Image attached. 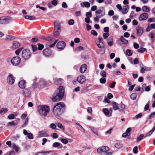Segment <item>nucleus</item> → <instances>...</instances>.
I'll use <instances>...</instances> for the list:
<instances>
[{"instance_id": "25", "label": "nucleus", "mask_w": 155, "mask_h": 155, "mask_svg": "<svg viewBox=\"0 0 155 155\" xmlns=\"http://www.w3.org/2000/svg\"><path fill=\"white\" fill-rule=\"evenodd\" d=\"M142 10L144 13L148 12L150 11V9L148 6L144 5L142 7Z\"/></svg>"}, {"instance_id": "26", "label": "nucleus", "mask_w": 155, "mask_h": 155, "mask_svg": "<svg viewBox=\"0 0 155 155\" xmlns=\"http://www.w3.org/2000/svg\"><path fill=\"white\" fill-rule=\"evenodd\" d=\"M53 147H59L58 148H61L62 147V145L58 142H55L53 143L52 145Z\"/></svg>"}, {"instance_id": "43", "label": "nucleus", "mask_w": 155, "mask_h": 155, "mask_svg": "<svg viewBox=\"0 0 155 155\" xmlns=\"http://www.w3.org/2000/svg\"><path fill=\"white\" fill-rule=\"evenodd\" d=\"M106 82V80L104 77L101 78L100 79V82L101 84H105Z\"/></svg>"}, {"instance_id": "19", "label": "nucleus", "mask_w": 155, "mask_h": 155, "mask_svg": "<svg viewBox=\"0 0 155 155\" xmlns=\"http://www.w3.org/2000/svg\"><path fill=\"white\" fill-rule=\"evenodd\" d=\"M87 68V65L85 64H82L80 69V71L81 73H84L86 70Z\"/></svg>"}, {"instance_id": "58", "label": "nucleus", "mask_w": 155, "mask_h": 155, "mask_svg": "<svg viewBox=\"0 0 155 155\" xmlns=\"http://www.w3.org/2000/svg\"><path fill=\"white\" fill-rule=\"evenodd\" d=\"M61 141L63 143L65 144H67L68 142V141L66 139H64V138L61 139Z\"/></svg>"}, {"instance_id": "12", "label": "nucleus", "mask_w": 155, "mask_h": 155, "mask_svg": "<svg viewBox=\"0 0 155 155\" xmlns=\"http://www.w3.org/2000/svg\"><path fill=\"white\" fill-rule=\"evenodd\" d=\"M86 78L84 75H81L78 77L77 81L80 84H83L86 81Z\"/></svg>"}, {"instance_id": "47", "label": "nucleus", "mask_w": 155, "mask_h": 155, "mask_svg": "<svg viewBox=\"0 0 155 155\" xmlns=\"http://www.w3.org/2000/svg\"><path fill=\"white\" fill-rule=\"evenodd\" d=\"M146 50V49L145 48H141L140 49H138L137 50V52L140 53H143Z\"/></svg>"}, {"instance_id": "53", "label": "nucleus", "mask_w": 155, "mask_h": 155, "mask_svg": "<svg viewBox=\"0 0 155 155\" xmlns=\"http://www.w3.org/2000/svg\"><path fill=\"white\" fill-rule=\"evenodd\" d=\"M31 46L32 47V50L33 51L35 52L37 50V47L36 45H32Z\"/></svg>"}, {"instance_id": "32", "label": "nucleus", "mask_w": 155, "mask_h": 155, "mask_svg": "<svg viewBox=\"0 0 155 155\" xmlns=\"http://www.w3.org/2000/svg\"><path fill=\"white\" fill-rule=\"evenodd\" d=\"M97 45L99 48L103 49L104 48V45L102 42H97Z\"/></svg>"}, {"instance_id": "51", "label": "nucleus", "mask_w": 155, "mask_h": 155, "mask_svg": "<svg viewBox=\"0 0 155 155\" xmlns=\"http://www.w3.org/2000/svg\"><path fill=\"white\" fill-rule=\"evenodd\" d=\"M103 111L106 115H108L109 113V111L107 109L104 108L103 109Z\"/></svg>"}, {"instance_id": "46", "label": "nucleus", "mask_w": 155, "mask_h": 155, "mask_svg": "<svg viewBox=\"0 0 155 155\" xmlns=\"http://www.w3.org/2000/svg\"><path fill=\"white\" fill-rule=\"evenodd\" d=\"M32 87L33 88H35L39 87V84L38 82H35L32 85Z\"/></svg>"}, {"instance_id": "23", "label": "nucleus", "mask_w": 155, "mask_h": 155, "mask_svg": "<svg viewBox=\"0 0 155 155\" xmlns=\"http://www.w3.org/2000/svg\"><path fill=\"white\" fill-rule=\"evenodd\" d=\"M129 9V6L128 5H125L123 7V9L122 10L121 12L123 14H126Z\"/></svg>"}, {"instance_id": "39", "label": "nucleus", "mask_w": 155, "mask_h": 155, "mask_svg": "<svg viewBox=\"0 0 155 155\" xmlns=\"http://www.w3.org/2000/svg\"><path fill=\"white\" fill-rule=\"evenodd\" d=\"M17 125V124L15 123L14 121H12L9 122L8 123V125L9 126H15Z\"/></svg>"}, {"instance_id": "31", "label": "nucleus", "mask_w": 155, "mask_h": 155, "mask_svg": "<svg viewBox=\"0 0 155 155\" xmlns=\"http://www.w3.org/2000/svg\"><path fill=\"white\" fill-rule=\"evenodd\" d=\"M39 136L40 137L47 136L48 134L44 131H41L39 132Z\"/></svg>"}, {"instance_id": "45", "label": "nucleus", "mask_w": 155, "mask_h": 155, "mask_svg": "<svg viewBox=\"0 0 155 155\" xmlns=\"http://www.w3.org/2000/svg\"><path fill=\"white\" fill-rule=\"evenodd\" d=\"M12 147L18 153V150H19V148L15 144H13L12 145Z\"/></svg>"}, {"instance_id": "34", "label": "nucleus", "mask_w": 155, "mask_h": 155, "mask_svg": "<svg viewBox=\"0 0 155 155\" xmlns=\"http://www.w3.org/2000/svg\"><path fill=\"white\" fill-rule=\"evenodd\" d=\"M137 95V93H132L130 96V98L133 100H135L136 99Z\"/></svg>"}, {"instance_id": "21", "label": "nucleus", "mask_w": 155, "mask_h": 155, "mask_svg": "<svg viewBox=\"0 0 155 155\" xmlns=\"http://www.w3.org/2000/svg\"><path fill=\"white\" fill-rule=\"evenodd\" d=\"M131 130V128H128L127 130L125 133H124L122 134V137H125L127 136L130 135Z\"/></svg>"}, {"instance_id": "11", "label": "nucleus", "mask_w": 155, "mask_h": 155, "mask_svg": "<svg viewBox=\"0 0 155 155\" xmlns=\"http://www.w3.org/2000/svg\"><path fill=\"white\" fill-rule=\"evenodd\" d=\"M36 81H38L39 87H43L47 84V82L43 79L40 78Z\"/></svg>"}, {"instance_id": "55", "label": "nucleus", "mask_w": 155, "mask_h": 155, "mask_svg": "<svg viewBox=\"0 0 155 155\" xmlns=\"http://www.w3.org/2000/svg\"><path fill=\"white\" fill-rule=\"evenodd\" d=\"M100 74L104 77H105L106 76V72L104 71H101L100 72Z\"/></svg>"}, {"instance_id": "48", "label": "nucleus", "mask_w": 155, "mask_h": 155, "mask_svg": "<svg viewBox=\"0 0 155 155\" xmlns=\"http://www.w3.org/2000/svg\"><path fill=\"white\" fill-rule=\"evenodd\" d=\"M144 136L143 134H140L139 137H137V142L141 140L144 137Z\"/></svg>"}, {"instance_id": "27", "label": "nucleus", "mask_w": 155, "mask_h": 155, "mask_svg": "<svg viewBox=\"0 0 155 155\" xmlns=\"http://www.w3.org/2000/svg\"><path fill=\"white\" fill-rule=\"evenodd\" d=\"M20 46V43L18 41H14L12 44V48L15 49L19 47Z\"/></svg>"}, {"instance_id": "20", "label": "nucleus", "mask_w": 155, "mask_h": 155, "mask_svg": "<svg viewBox=\"0 0 155 155\" xmlns=\"http://www.w3.org/2000/svg\"><path fill=\"white\" fill-rule=\"evenodd\" d=\"M113 39L112 36H110L107 39V43L108 46H112L113 44Z\"/></svg>"}, {"instance_id": "15", "label": "nucleus", "mask_w": 155, "mask_h": 155, "mask_svg": "<svg viewBox=\"0 0 155 155\" xmlns=\"http://www.w3.org/2000/svg\"><path fill=\"white\" fill-rule=\"evenodd\" d=\"M4 24H7L12 21V18L10 17H3Z\"/></svg>"}, {"instance_id": "37", "label": "nucleus", "mask_w": 155, "mask_h": 155, "mask_svg": "<svg viewBox=\"0 0 155 155\" xmlns=\"http://www.w3.org/2000/svg\"><path fill=\"white\" fill-rule=\"evenodd\" d=\"M114 146L116 148L120 149L122 147L123 144L120 143H115Z\"/></svg>"}, {"instance_id": "14", "label": "nucleus", "mask_w": 155, "mask_h": 155, "mask_svg": "<svg viewBox=\"0 0 155 155\" xmlns=\"http://www.w3.org/2000/svg\"><path fill=\"white\" fill-rule=\"evenodd\" d=\"M54 83L57 85H60L63 82V80L61 78H53Z\"/></svg>"}, {"instance_id": "1", "label": "nucleus", "mask_w": 155, "mask_h": 155, "mask_svg": "<svg viewBox=\"0 0 155 155\" xmlns=\"http://www.w3.org/2000/svg\"><path fill=\"white\" fill-rule=\"evenodd\" d=\"M64 104L62 102L58 103L54 107L53 112L56 117H59L63 112Z\"/></svg>"}, {"instance_id": "5", "label": "nucleus", "mask_w": 155, "mask_h": 155, "mask_svg": "<svg viewBox=\"0 0 155 155\" xmlns=\"http://www.w3.org/2000/svg\"><path fill=\"white\" fill-rule=\"evenodd\" d=\"M95 14L96 17L101 18L105 15V10L103 8H101L95 12Z\"/></svg>"}, {"instance_id": "9", "label": "nucleus", "mask_w": 155, "mask_h": 155, "mask_svg": "<svg viewBox=\"0 0 155 155\" xmlns=\"http://www.w3.org/2000/svg\"><path fill=\"white\" fill-rule=\"evenodd\" d=\"M148 14L146 13H143L141 14L139 17V20L140 21L146 20L148 17Z\"/></svg>"}, {"instance_id": "42", "label": "nucleus", "mask_w": 155, "mask_h": 155, "mask_svg": "<svg viewBox=\"0 0 155 155\" xmlns=\"http://www.w3.org/2000/svg\"><path fill=\"white\" fill-rule=\"evenodd\" d=\"M91 130L96 135H98L97 130L96 128L92 127V128H91Z\"/></svg>"}, {"instance_id": "44", "label": "nucleus", "mask_w": 155, "mask_h": 155, "mask_svg": "<svg viewBox=\"0 0 155 155\" xmlns=\"http://www.w3.org/2000/svg\"><path fill=\"white\" fill-rule=\"evenodd\" d=\"M126 53L128 56H131L132 55V53L131 52V51L130 49L127 50L126 51Z\"/></svg>"}, {"instance_id": "49", "label": "nucleus", "mask_w": 155, "mask_h": 155, "mask_svg": "<svg viewBox=\"0 0 155 155\" xmlns=\"http://www.w3.org/2000/svg\"><path fill=\"white\" fill-rule=\"evenodd\" d=\"M109 34L108 32L104 33L103 35L104 39H106L109 36Z\"/></svg>"}, {"instance_id": "59", "label": "nucleus", "mask_w": 155, "mask_h": 155, "mask_svg": "<svg viewBox=\"0 0 155 155\" xmlns=\"http://www.w3.org/2000/svg\"><path fill=\"white\" fill-rule=\"evenodd\" d=\"M91 34L94 36H97V32L94 30H92L91 31Z\"/></svg>"}, {"instance_id": "10", "label": "nucleus", "mask_w": 155, "mask_h": 155, "mask_svg": "<svg viewBox=\"0 0 155 155\" xmlns=\"http://www.w3.org/2000/svg\"><path fill=\"white\" fill-rule=\"evenodd\" d=\"M7 81L8 84L10 85L12 84L15 82V78L13 75L9 74L7 78Z\"/></svg>"}, {"instance_id": "16", "label": "nucleus", "mask_w": 155, "mask_h": 155, "mask_svg": "<svg viewBox=\"0 0 155 155\" xmlns=\"http://www.w3.org/2000/svg\"><path fill=\"white\" fill-rule=\"evenodd\" d=\"M23 134L25 135H27V137L29 139L31 140L34 138L32 134L31 133H28L25 130H23Z\"/></svg>"}, {"instance_id": "2", "label": "nucleus", "mask_w": 155, "mask_h": 155, "mask_svg": "<svg viewBox=\"0 0 155 155\" xmlns=\"http://www.w3.org/2000/svg\"><path fill=\"white\" fill-rule=\"evenodd\" d=\"M49 107L45 105H41L38 107V112L41 116L46 117L49 112Z\"/></svg>"}, {"instance_id": "17", "label": "nucleus", "mask_w": 155, "mask_h": 155, "mask_svg": "<svg viewBox=\"0 0 155 155\" xmlns=\"http://www.w3.org/2000/svg\"><path fill=\"white\" fill-rule=\"evenodd\" d=\"M26 82L24 80H22L20 81L18 84L19 87L22 89L25 88L26 86Z\"/></svg>"}, {"instance_id": "63", "label": "nucleus", "mask_w": 155, "mask_h": 155, "mask_svg": "<svg viewBox=\"0 0 155 155\" xmlns=\"http://www.w3.org/2000/svg\"><path fill=\"white\" fill-rule=\"evenodd\" d=\"M86 16L87 18H91L92 17V14L91 12H88L86 13Z\"/></svg>"}, {"instance_id": "40", "label": "nucleus", "mask_w": 155, "mask_h": 155, "mask_svg": "<svg viewBox=\"0 0 155 155\" xmlns=\"http://www.w3.org/2000/svg\"><path fill=\"white\" fill-rule=\"evenodd\" d=\"M25 18L26 19L30 20H33L35 18L34 17L29 15H26L25 16Z\"/></svg>"}, {"instance_id": "52", "label": "nucleus", "mask_w": 155, "mask_h": 155, "mask_svg": "<svg viewBox=\"0 0 155 155\" xmlns=\"http://www.w3.org/2000/svg\"><path fill=\"white\" fill-rule=\"evenodd\" d=\"M28 118L27 117L26 118L25 122L22 125V127H25L28 124Z\"/></svg>"}, {"instance_id": "13", "label": "nucleus", "mask_w": 155, "mask_h": 155, "mask_svg": "<svg viewBox=\"0 0 155 155\" xmlns=\"http://www.w3.org/2000/svg\"><path fill=\"white\" fill-rule=\"evenodd\" d=\"M51 51L48 48L44 50L43 51V54L46 57H49L51 55Z\"/></svg>"}, {"instance_id": "61", "label": "nucleus", "mask_w": 155, "mask_h": 155, "mask_svg": "<svg viewBox=\"0 0 155 155\" xmlns=\"http://www.w3.org/2000/svg\"><path fill=\"white\" fill-rule=\"evenodd\" d=\"M83 49V48L81 46H79L77 47L76 49V51H80L82 50Z\"/></svg>"}, {"instance_id": "33", "label": "nucleus", "mask_w": 155, "mask_h": 155, "mask_svg": "<svg viewBox=\"0 0 155 155\" xmlns=\"http://www.w3.org/2000/svg\"><path fill=\"white\" fill-rule=\"evenodd\" d=\"M112 106L114 110H118V104L117 103L113 102Z\"/></svg>"}, {"instance_id": "38", "label": "nucleus", "mask_w": 155, "mask_h": 155, "mask_svg": "<svg viewBox=\"0 0 155 155\" xmlns=\"http://www.w3.org/2000/svg\"><path fill=\"white\" fill-rule=\"evenodd\" d=\"M55 124L60 129H64V127L62 125V124L56 122H55Z\"/></svg>"}, {"instance_id": "57", "label": "nucleus", "mask_w": 155, "mask_h": 155, "mask_svg": "<svg viewBox=\"0 0 155 155\" xmlns=\"http://www.w3.org/2000/svg\"><path fill=\"white\" fill-rule=\"evenodd\" d=\"M23 49V48H20L16 50L15 51V53L17 55H18L19 53L21 52V50Z\"/></svg>"}, {"instance_id": "4", "label": "nucleus", "mask_w": 155, "mask_h": 155, "mask_svg": "<svg viewBox=\"0 0 155 155\" xmlns=\"http://www.w3.org/2000/svg\"><path fill=\"white\" fill-rule=\"evenodd\" d=\"M109 148L107 146H102L98 148L97 151L99 155H111L112 153L108 152Z\"/></svg>"}, {"instance_id": "28", "label": "nucleus", "mask_w": 155, "mask_h": 155, "mask_svg": "<svg viewBox=\"0 0 155 155\" xmlns=\"http://www.w3.org/2000/svg\"><path fill=\"white\" fill-rule=\"evenodd\" d=\"M125 107V106L124 104L122 103H121L118 104V110L120 111L123 110Z\"/></svg>"}, {"instance_id": "50", "label": "nucleus", "mask_w": 155, "mask_h": 155, "mask_svg": "<svg viewBox=\"0 0 155 155\" xmlns=\"http://www.w3.org/2000/svg\"><path fill=\"white\" fill-rule=\"evenodd\" d=\"M8 111V110L7 108H2L0 110V113H5L6 112Z\"/></svg>"}, {"instance_id": "64", "label": "nucleus", "mask_w": 155, "mask_h": 155, "mask_svg": "<svg viewBox=\"0 0 155 155\" xmlns=\"http://www.w3.org/2000/svg\"><path fill=\"white\" fill-rule=\"evenodd\" d=\"M74 23V21L73 19H71L68 21V24L70 25H72Z\"/></svg>"}, {"instance_id": "35", "label": "nucleus", "mask_w": 155, "mask_h": 155, "mask_svg": "<svg viewBox=\"0 0 155 155\" xmlns=\"http://www.w3.org/2000/svg\"><path fill=\"white\" fill-rule=\"evenodd\" d=\"M14 39V37L12 35H7L5 38V39L8 41H11Z\"/></svg>"}, {"instance_id": "54", "label": "nucleus", "mask_w": 155, "mask_h": 155, "mask_svg": "<svg viewBox=\"0 0 155 155\" xmlns=\"http://www.w3.org/2000/svg\"><path fill=\"white\" fill-rule=\"evenodd\" d=\"M138 149V147L137 146H135L134 147L133 151V153L135 154H137V153L138 152V150H137Z\"/></svg>"}, {"instance_id": "30", "label": "nucleus", "mask_w": 155, "mask_h": 155, "mask_svg": "<svg viewBox=\"0 0 155 155\" xmlns=\"http://www.w3.org/2000/svg\"><path fill=\"white\" fill-rule=\"evenodd\" d=\"M81 6L83 7L84 6L86 8H88L90 7V4L88 2H85L83 3H81Z\"/></svg>"}, {"instance_id": "36", "label": "nucleus", "mask_w": 155, "mask_h": 155, "mask_svg": "<svg viewBox=\"0 0 155 155\" xmlns=\"http://www.w3.org/2000/svg\"><path fill=\"white\" fill-rule=\"evenodd\" d=\"M145 88V90L146 91H148L150 90V88L149 86L146 87V84H143L142 86V89H143Z\"/></svg>"}, {"instance_id": "41", "label": "nucleus", "mask_w": 155, "mask_h": 155, "mask_svg": "<svg viewBox=\"0 0 155 155\" xmlns=\"http://www.w3.org/2000/svg\"><path fill=\"white\" fill-rule=\"evenodd\" d=\"M60 30H54L53 34L54 36H58L60 33Z\"/></svg>"}, {"instance_id": "24", "label": "nucleus", "mask_w": 155, "mask_h": 155, "mask_svg": "<svg viewBox=\"0 0 155 155\" xmlns=\"http://www.w3.org/2000/svg\"><path fill=\"white\" fill-rule=\"evenodd\" d=\"M119 40L122 42L123 44L127 45L128 43V40L125 39L123 36H121Z\"/></svg>"}, {"instance_id": "7", "label": "nucleus", "mask_w": 155, "mask_h": 155, "mask_svg": "<svg viewBox=\"0 0 155 155\" xmlns=\"http://www.w3.org/2000/svg\"><path fill=\"white\" fill-rule=\"evenodd\" d=\"M21 60V58L19 57L15 56L13 57L11 61L13 65L16 66L20 63Z\"/></svg>"}, {"instance_id": "60", "label": "nucleus", "mask_w": 155, "mask_h": 155, "mask_svg": "<svg viewBox=\"0 0 155 155\" xmlns=\"http://www.w3.org/2000/svg\"><path fill=\"white\" fill-rule=\"evenodd\" d=\"M56 124H51L50 125V127L53 129H55L56 128Z\"/></svg>"}, {"instance_id": "62", "label": "nucleus", "mask_w": 155, "mask_h": 155, "mask_svg": "<svg viewBox=\"0 0 155 155\" xmlns=\"http://www.w3.org/2000/svg\"><path fill=\"white\" fill-rule=\"evenodd\" d=\"M44 47V46L43 45L40 44H38V49L39 50H41Z\"/></svg>"}, {"instance_id": "56", "label": "nucleus", "mask_w": 155, "mask_h": 155, "mask_svg": "<svg viewBox=\"0 0 155 155\" xmlns=\"http://www.w3.org/2000/svg\"><path fill=\"white\" fill-rule=\"evenodd\" d=\"M8 117L9 119L12 120L15 118V115L13 114H10L9 115Z\"/></svg>"}, {"instance_id": "8", "label": "nucleus", "mask_w": 155, "mask_h": 155, "mask_svg": "<svg viewBox=\"0 0 155 155\" xmlns=\"http://www.w3.org/2000/svg\"><path fill=\"white\" fill-rule=\"evenodd\" d=\"M65 43L63 41L58 42L56 45L57 48L61 50H63L65 47Z\"/></svg>"}, {"instance_id": "22", "label": "nucleus", "mask_w": 155, "mask_h": 155, "mask_svg": "<svg viewBox=\"0 0 155 155\" xmlns=\"http://www.w3.org/2000/svg\"><path fill=\"white\" fill-rule=\"evenodd\" d=\"M137 35L139 36L143 34V30L142 28L140 27H138L136 28Z\"/></svg>"}, {"instance_id": "3", "label": "nucleus", "mask_w": 155, "mask_h": 155, "mask_svg": "<svg viewBox=\"0 0 155 155\" xmlns=\"http://www.w3.org/2000/svg\"><path fill=\"white\" fill-rule=\"evenodd\" d=\"M64 93V88L63 86H60L59 88V92L54 97L52 98V100L54 102L60 101L62 99Z\"/></svg>"}, {"instance_id": "29", "label": "nucleus", "mask_w": 155, "mask_h": 155, "mask_svg": "<svg viewBox=\"0 0 155 155\" xmlns=\"http://www.w3.org/2000/svg\"><path fill=\"white\" fill-rule=\"evenodd\" d=\"M57 41L58 40L55 41L52 44H51L50 43V42L49 41L46 43V45L48 47L49 46V47L50 48L53 47L55 45V44H56Z\"/></svg>"}, {"instance_id": "18", "label": "nucleus", "mask_w": 155, "mask_h": 155, "mask_svg": "<svg viewBox=\"0 0 155 155\" xmlns=\"http://www.w3.org/2000/svg\"><path fill=\"white\" fill-rule=\"evenodd\" d=\"M23 94L25 97H28L31 94V92L28 89L23 90Z\"/></svg>"}, {"instance_id": "6", "label": "nucleus", "mask_w": 155, "mask_h": 155, "mask_svg": "<svg viewBox=\"0 0 155 155\" xmlns=\"http://www.w3.org/2000/svg\"><path fill=\"white\" fill-rule=\"evenodd\" d=\"M31 53L28 50L25 49L22 52V57L25 60L28 59L31 56Z\"/></svg>"}]
</instances>
